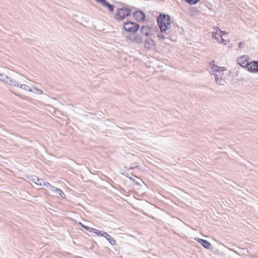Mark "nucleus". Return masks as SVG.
Returning a JSON list of instances; mask_svg holds the SVG:
<instances>
[{
  "instance_id": "1",
  "label": "nucleus",
  "mask_w": 258,
  "mask_h": 258,
  "mask_svg": "<svg viewBox=\"0 0 258 258\" xmlns=\"http://www.w3.org/2000/svg\"><path fill=\"white\" fill-rule=\"evenodd\" d=\"M157 22L162 32H165L171 27L170 19L168 15H160Z\"/></svg>"
},
{
  "instance_id": "2",
  "label": "nucleus",
  "mask_w": 258,
  "mask_h": 258,
  "mask_svg": "<svg viewBox=\"0 0 258 258\" xmlns=\"http://www.w3.org/2000/svg\"><path fill=\"white\" fill-rule=\"evenodd\" d=\"M131 14V11L130 9L126 8L118 9L115 14L114 18L117 20L122 21L130 16Z\"/></svg>"
},
{
  "instance_id": "3",
  "label": "nucleus",
  "mask_w": 258,
  "mask_h": 258,
  "mask_svg": "<svg viewBox=\"0 0 258 258\" xmlns=\"http://www.w3.org/2000/svg\"><path fill=\"white\" fill-rule=\"evenodd\" d=\"M123 28L127 32L135 33L139 30L140 26L135 22L127 21L123 23Z\"/></svg>"
},
{
  "instance_id": "4",
  "label": "nucleus",
  "mask_w": 258,
  "mask_h": 258,
  "mask_svg": "<svg viewBox=\"0 0 258 258\" xmlns=\"http://www.w3.org/2000/svg\"><path fill=\"white\" fill-rule=\"evenodd\" d=\"M210 66L212 70L219 73L220 75H222L223 74V72L227 70L226 67L218 66L217 64L215 63L214 61L210 62Z\"/></svg>"
},
{
  "instance_id": "5",
  "label": "nucleus",
  "mask_w": 258,
  "mask_h": 258,
  "mask_svg": "<svg viewBox=\"0 0 258 258\" xmlns=\"http://www.w3.org/2000/svg\"><path fill=\"white\" fill-rule=\"evenodd\" d=\"M237 62L240 66L247 68L250 62H249V57L246 55L239 57L237 59Z\"/></svg>"
},
{
  "instance_id": "6",
  "label": "nucleus",
  "mask_w": 258,
  "mask_h": 258,
  "mask_svg": "<svg viewBox=\"0 0 258 258\" xmlns=\"http://www.w3.org/2000/svg\"><path fill=\"white\" fill-rule=\"evenodd\" d=\"M247 69L249 72L258 73V61L250 62Z\"/></svg>"
},
{
  "instance_id": "7",
  "label": "nucleus",
  "mask_w": 258,
  "mask_h": 258,
  "mask_svg": "<svg viewBox=\"0 0 258 258\" xmlns=\"http://www.w3.org/2000/svg\"><path fill=\"white\" fill-rule=\"evenodd\" d=\"M133 17L137 21H143L145 18V15L143 12L140 11H137L134 13Z\"/></svg>"
},
{
  "instance_id": "8",
  "label": "nucleus",
  "mask_w": 258,
  "mask_h": 258,
  "mask_svg": "<svg viewBox=\"0 0 258 258\" xmlns=\"http://www.w3.org/2000/svg\"><path fill=\"white\" fill-rule=\"evenodd\" d=\"M141 32L143 35L146 36L152 34V29L148 26H143L141 29Z\"/></svg>"
},
{
  "instance_id": "9",
  "label": "nucleus",
  "mask_w": 258,
  "mask_h": 258,
  "mask_svg": "<svg viewBox=\"0 0 258 258\" xmlns=\"http://www.w3.org/2000/svg\"><path fill=\"white\" fill-rule=\"evenodd\" d=\"M96 2L98 3H101L103 6L106 7L108 8L110 12H113L114 11V7L113 5H110L106 0H96Z\"/></svg>"
},
{
  "instance_id": "10",
  "label": "nucleus",
  "mask_w": 258,
  "mask_h": 258,
  "mask_svg": "<svg viewBox=\"0 0 258 258\" xmlns=\"http://www.w3.org/2000/svg\"><path fill=\"white\" fill-rule=\"evenodd\" d=\"M196 240L206 248L210 249L211 248V244L207 240L199 238H196Z\"/></svg>"
},
{
  "instance_id": "11",
  "label": "nucleus",
  "mask_w": 258,
  "mask_h": 258,
  "mask_svg": "<svg viewBox=\"0 0 258 258\" xmlns=\"http://www.w3.org/2000/svg\"><path fill=\"white\" fill-rule=\"evenodd\" d=\"M220 31V33L218 34V33H217L216 34L218 35V37H216V38L218 40V41L219 42V43H226V42L227 41V40H226L224 38H223V35H225L226 34V32H223V31Z\"/></svg>"
},
{
  "instance_id": "12",
  "label": "nucleus",
  "mask_w": 258,
  "mask_h": 258,
  "mask_svg": "<svg viewBox=\"0 0 258 258\" xmlns=\"http://www.w3.org/2000/svg\"><path fill=\"white\" fill-rule=\"evenodd\" d=\"M155 45L154 41L152 39H147L144 44L145 47L147 49H150Z\"/></svg>"
},
{
  "instance_id": "13",
  "label": "nucleus",
  "mask_w": 258,
  "mask_h": 258,
  "mask_svg": "<svg viewBox=\"0 0 258 258\" xmlns=\"http://www.w3.org/2000/svg\"><path fill=\"white\" fill-rule=\"evenodd\" d=\"M43 186H46L47 187H49L50 189L53 192H56L58 189L57 187H55L53 186V185H51L49 183H48L47 182H43Z\"/></svg>"
},
{
  "instance_id": "14",
  "label": "nucleus",
  "mask_w": 258,
  "mask_h": 258,
  "mask_svg": "<svg viewBox=\"0 0 258 258\" xmlns=\"http://www.w3.org/2000/svg\"><path fill=\"white\" fill-rule=\"evenodd\" d=\"M142 41H143V39L140 35L134 36L132 39L133 42H136L137 43H141L142 42Z\"/></svg>"
},
{
  "instance_id": "15",
  "label": "nucleus",
  "mask_w": 258,
  "mask_h": 258,
  "mask_svg": "<svg viewBox=\"0 0 258 258\" xmlns=\"http://www.w3.org/2000/svg\"><path fill=\"white\" fill-rule=\"evenodd\" d=\"M79 224L84 228H85L87 231L90 232H93L94 228L89 227L88 226H85L84 224H83L82 223H79Z\"/></svg>"
},
{
  "instance_id": "16",
  "label": "nucleus",
  "mask_w": 258,
  "mask_h": 258,
  "mask_svg": "<svg viewBox=\"0 0 258 258\" xmlns=\"http://www.w3.org/2000/svg\"><path fill=\"white\" fill-rule=\"evenodd\" d=\"M106 239L108 240L109 243L112 245H115L116 244V241L111 236L109 235L107 238Z\"/></svg>"
},
{
  "instance_id": "17",
  "label": "nucleus",
  "mask_w": 258,
  "mask_h": 258,
  "mask_svg": "<svg viewBox=\"0 0 258 258\" xmlns=\"http://www.w3.org/2000/svg\"><path fill=\"white\" fill-rule=\"evenodd\" d=\"M56 192H57L62 198H66V195L61 189H58V190H57Z\"/></svg>"
},
{
  "instance_id": "18",
  "label": "nucleus",
  "mask_w": 258,
  "mask_h": 258,
  "mask_svg": "<svg viewBox=\"0 0 258 258\" xmlns=\"http://www.w3.org/2000/svg\"><path fill=\"white\" fill-rule=\"evenodd\" d=\"M189 4L194 5L198 3L200 0H185Z\"/></svg>"
},
{
  "instance_id": "19",
  "label": "nucleus",
  "mask_w": 258,
  "mask_h": 258,
  "mask_svg": "<svg viewBox=\"0 0 258 258\" xmlns=\"http://www.w3.org/2000/svg\"><path fill=\"white\" fill-rule=\"evenodd\" d=\"M102 232V231H100V230H97V229H94V231H93V233L96 234L98 236H101Z\"/></svg>"
},
{
  "instance_id": "20",
  "label": "nucleus",
  "mask_w": 258,
  "mask_h": 258,
  "mask_svg": "<svg viewBox=\"0 0 258 258\" xmlns=\"http://www.w3.org/2000/svg\"><path fill=\"white\" fill-rule=\"evenodd\" d=\"M109 235L108 234H107L106 232L102 231L101 236L104 237L105 238H106Z\"/></svg>"
},
{
  "instance_id": "21",
  "label": "nucleus",
  "mask_w": 258,
  "mask_h": 258,
  "mask_svg": "<svg viewBox=\"0 0 258 258\" xmlns=\"http://www.w3.org/2000/svg\"><path fill=\"white\" fill-rule=\"evenodd\" d=\"M38 182H37L36 183L38 184V185H41V186H42L43 185V182H45L43 180H40L39 179H38Z\"/></svg>"
},
{
  "instance_id": "22",
  "label": "nucleus",
  "mask_w": 258,
  "mask_h": 258,
  "mask_svg": "<svg viewBox=\"0 0 258 258\" xmlns=\"http://www.w3.org/2000/svg\"><path fill=\"white\" fill-rule=\"evenodd\" d=\"M238 46V47L241 48L243 46V43L242 42H240V43H239Z\"/></svg>"
},
{
  "instance_id": "23",
  "label": "nucleus",
  "mask_w": 258,
  "mask_h": 258,
  "mask_svg": "<svg viewBox=\"0 0 258 258\" xmlns=\"http://www.w3.org/2000/svg\"><path fill=\"white\" fill-rule=\"evenodd\" d=\"M158 37L162 39L164 38V36L163 35H158Z\"/></svg>"
},
{
  "instance_id": "24",
  "label": "nucleus",
  "mask_w": 258,
  "mask_h": 258,
  "mask_svg": "<svg viewBox=\"0 0 258 258\" xmlns=\"http://www.w3.org/2000/svg\"><path fill=\"white\" fill-rule=\"evenodd\" d=\"M38 93L39 94H41L43 93V91L42 90H38Z\"/></svg>"
},
{
  "instance_id": "25",
  "label": "nucleus",
  "mask_w": 258,
  "mask_h": 258,
  "mask_svg": "<svg viewBox=\"0 0 258 258\" xmlns=\"http://www.w3.org/2000/svg\"><path fill=\"white\" fill-rule=\"evenodd\" d=\"M217 77H216V81H217Z\"/></svg>"
}]
</instances>
